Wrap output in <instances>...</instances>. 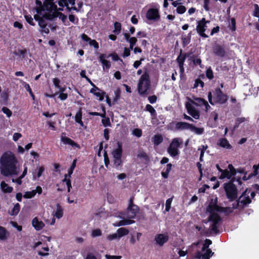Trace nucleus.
I'll return each instance as SVG.
<instances>
[{
	"mask_svg": "<svg viewBox=\"0 0 259 259\" xmlns=\"http://www.w3.org/2000/svg\"><path fill=\"white\" fill-rule=\"evenodd\" d=\"M17 162L16 157L11 152H5L0 158L1 174L6 177L16 175Z\"/></svg>",
	"mask_w": 259,
	"mask_h": 259,
	"instance_id": "1",
	"label": "nucleus"
},
{
	"mask_svg": "<svg viewBox=\"0 0 259 259\" xmlns=\"http://www.w3.org/2000/svg\"><path fill=\"white\" fill-rule=\"evenodd\" d=\"M207 97L209 102L212 105L225 104L229 99V96L219 88H215L211 92L209 91Z\"/></svg>",
	"mask_w": 259,
	"mask_h": 259,
	"instance_id": "2",
	"label": "nucleus"
},
{
	"mask_svg": "<svg viewBox=\"0 0 259 259\" xmlns=\"http://www.w3.org/2000/svg\"><path fill=\"white\" fill-rule=\"evenodd\" d=\"M151 86V81L149 73L145 71L140 77L138 83L137 89L139 94L145 96L149 94Z\"/></svg>",
	"mask_w": 259,
	"mask_h": 259,
	"instance_id": "3",
	"label": "nucleus"
},
{
	"mask_svg": "<svg viewBox=\"0 0 259 259\" xmlns=\"http://www.w3.org/2000/svg\"><path fill=\"white\" fill-rule=\"evenodd\" d=\"M182 143V141L180 138H176L172 139L167 149V152L172 157H175L180 154L179 148Z\"/></svg>",
	"mask_w": 259,
	"mask_h": 259,
	"instance_id": "4",
	"label": "nucleus"
},
{
	"mask_svg": "<svg viewBox=\"0 0 259 259\" xmlns=\"http://www.w3.org/2000/svg\"><path fill=\"white\" fill-rule=\"evenodd\" d=\"M224 190L226 196L230 201H233L237 198V189L235 185L232 182L225 183Z\"/></svg>",
	"mask_w": 259,
	"mask_h": 259,
	"instance_id": "5",
	"label": "nucleus"
},
{
	"mask_svg": "<svg viewBox=\"0 0 259 259\" xmlns=\"http://www.w3.org/2000/svg\"><path fill=\"white\" fill-rule=\"evenodd\" d=\"M206 210L210 214L216 213L215 212H226L228 210L230 211V212H232L230 208L220 206L217 204H213L212 202H209Z\"/></svg>",
	"mask_w": 259,
	"mask_h": 259,
	"instance_id": "6",
	"label": "nucleus"
},
{
	"mask_svg": "<svg viewBox=\"0 0 259 259\" xmlns=\"http://www.w3.org/2000/svg\"><path fill=\"white\" fill-rule=\"evenodd\" d=\"M228 169L229 170H228L227 169H223L219 178L220 179H224L225 178L230 179L232 177L236 175V169L232 164H229L228 165Z\"/></svg>",
	"mask_w": 259,
	"mask_h": 259,
	"instance_id": "7",
	"label": "nucleus"
},
{
	"mask_svg": "<svg viewBox=\"0 0 259 259\" xmlns=\"http://www.w3.org/2000/svg\"><path fill=\"white\" fill-rule=\"evenodd\" d=\"M146 17L148 20L154 21L159 20L160 18L158 10L154 8L149 9L146 13Z\"/></svg>",
	"mask_w": 259,
	"mask_h": 259,
	"instance_id": "8",
	"label": "nucleus"
},
{
	"mask_svg": "<svg viewBox=\"0 0 259 259\" xmlns=\"http://www.w3.org/2000/svg\"><path fill=\"white\" fill-rule=\"evenodd\" d=\"M191 102L192 104L197 106H204L205 111L206 112H207L208 110L211 108L207 101L203 98H194V100H192Z\"/></svg>",
	"mask_w": 259,
	"mask_h": 259,
	"instance_id": "9",
	"label": "nucleus"
},
{
	"mask_svg": "<svg viewBox=\"0 0 259 259\" xmlns=\"http://www.w3.org/2000/svg\"><path fill=\"white\" fill-rule=\"evenodd\" d=\"M213 54L220 58H224L226 55L225 47L223 45L215 44L212 48Z\"/></svg>",
	"mask_w": 259,
	"mask_h": 259,
	"instance_id": "10",
	"label": "nucleus"
},
{
	"mask_svg": "<svg viewBox=\"0 0 259 259\" xmlns=\"http://www.w3.org/2000/svg\"><path fill=\"white\" fill-rule=\"evenodd\" d=\"M186 108L187 110L188 113L192 116L195 119H198L200 117V112L196 110L195 108L191 104L187 103L186 104Z\"/></svg>",
	"mask_w": 259,
	"mask_h": 259,
	"instance_id": "11",
	"label": "nucleus"
},
{
	"mask_svg": "<svg viewBox=\"0 0 259 259\" xmlns=\"http://www.w3.org/2000/svg\"><path fill=\"white\" fill-rule=\"evenodd\" d=\"M246 191L247 189L244 191L241 195L238 198V201L240 203V205L242 208H244L245 207L247 204L251 203V200L250 199L249 197L248 196L246 195Z\"/></svg>",
	"mask_w": 259,
	"mask_h": 259,
	"instance_id": "12",
	"label": "nucleus"
},
{
	"mask_svg": "<svg viewBox=\"0 0 259 259\" xmlns=\"http://www.w3.org/2000/svg\"><path fill=\"white\" fill-rule=\"evenodd\" d=\"M205 21V18H202L200 21L197 22V25L196 26V30L198 34L203 38H207L208 36L204 33V24L203 22Z\"/></svg>",
	"mask_w": 259,
	"mask_h": 259,
	"instance_id": "13",
	"label": "nucleus"
},
{
	"mask_svg": "<svg viewBox=\"0 0 259 259\" xmlns=\"http://www.w3.org/2000/svg\"><path fill=\"white\" fill-rule=\"evenodd\" d=\"M139 210V207L133 206L130 208L127 207L126 210V217L128 219H134Z\"/></svg>",
	"mask_w": 259,
	"mask_h": 259,
	"instance_id": "14",
	"label": "nucleus"
},
{
	"mask_svg": "<svg viewBox=\"0 0 259 259\" xmlns=\"http://www.w3.org/2000/svg\"><path fill=\"white\" fill-rule=\"evenodd\" d=\"M168 236L164 234H158L156 235L155 240L157 244L162 246L168 240Z\"/></svg>",
	"mask_w": 259,
	"mask_h": 259,
	"instance_id": "15",
	"label": "nucleus"
},
{
	"mask_svg": "<svg viewBox=\"0 0 259 259\" xmlns=\"http://www.w3.org/2000/svg\"><path fill=\"white\" fill-rule=\"evenodd\" d=\"M106 58L107 56L105 54H101L99 56V61L102 63L104 70H108L111 67V63L106 59Z\"/></svg>",
	"mask_w": 259,
	"mask_h": 259,
	"instance_id": "16",
	"label": "nucleus"
},
{
	"mask_svg": "<svg viewBox=\"0 0 259 259\" xmlns=\"http://www.w3.org/2000/svg\"><path fill=\"white\" fill-rule=\"evenodd\" d=\"M191 124L186 122L180 121L176 123L175 130L177 131H183L190 130Z\"/></svg>",
	"mask_w": 259,
	"mask_h": 259,
	"instance_id": "17",
	"label": "nucleus"
},
{
	"mask_svg": "<svg viewBox=\"0 0 259 259\" xmlns=\"http://www.w3.org/2000/svg\"><path fill=\"white\" fill-rule=\"evenodd\" d=\"M117 148L113 150L112 152V155L114 158H121L122 153V143L120 142H118Z\"/></svg>",
	"mask_w": 259,
	"mask_h": 259,
	"instance_id": "18",
	"label": "nucleus"
},
{
	"mask_svg": "<svg viewBox=\"0 0 259 259\" xmlns=\"http://www.w3.org/2000/svg\"><path fill=\"white\" fill-rule=\"evenodd\" d=\"M32 225L37 231L41 230L45 226L44 222L39 221L37 217H35L32 221Z\"/></svg>",
	"mask_w": 259,
	"mask_h": 259,
	"instance_id": "19",
	"label": "nucleus"
},
{
	"mask_svg": "<svg viewBox=\"0 0 259 259\" xmlns=\"http://www.w3.org/2000/svg\"><path fill=\"white\" fill-rule=\"evenodd\" d=\"M208 221L211 222L212 224L219 225V222L221 221V218L218 213H213L208 217Z\"/></svg>",
	"mask_w": 259,
	"mask_h": 259,
	"instance_id": "20",
	"label": "nucleus"
},
{
	"mask_svg": "<svg viewBox=\"0 0 259 259\" xmlns=\"http://www.w3.org/2000/svg\"><path fill=\"white\" fill-rule=\"evenodd\" d=\"M61 141L64 144H68L72 146L79 147V145L77 143H75L73 140H71L70 138L67 137H62Z\"/></svg>",
	"mask_w": 259,
	"mask_h": 259,
	"instance_id": "21",
	"label": "nucleus"
},
{
	"mask_svg": "<svg viewBox=\"0 0 259 259\" xmlns=\"http://www.w3.org/2000/svg\"><path fill=\"white\" fill-rule=\"evenodd\" d=\"M44 7L45 8V10L50 12H53L54 11V12H57V6L55 4V2L53 3H50L44 5Z\"/></svg>",
	"mask_w": 259,
	"mask_h": 259,
	"instance_id": "22",
	"label": "nucleus"
},
{
	"mask_svg": "<svg viewBox=\"0 0 259 259\" xmlns=\"http://www.w3.org/2000/svg\"><path fill=\"white\" fill-rule=\"evenodd\" d=\"M82 111L81 108H79V110L75 115V121L76 122L80 124V126H83L84 125L82 121Z\"/></svg>",
	"mask_w": 259,
	"mask_h": 259,
	"instance_id": "23",
	"label": "nucleus"
},
{
	"mask_svg": "<svg viewBox=\"0 0 259 259\" xmlns=\"http://www.w3.org/2000/svg\"><path fill=\"white\" fill-rule=\"evenodd\" d=\"M219 145L223 148H226L227 149H230L232 148V146L230 144L226 138H222L219 140Z\"/></svg>",
	"mask_w": 259,
	"mask_h": 259,
	"instance_id": "24",
	"label": "nucleus"
},
{
	"mask_svg": "<svg viewBox=\"0 0 259 259\" xmlns=\"http://www.w3.org/2000/svg\"><path fill=\"white\" fill-rule=\"evenodd\" d=\"M187 57V54L186 53L183 54L182 50H181L180 54L176 59L178 65H184V62Z\"/></svg>",
	"mask_w": 259,
	"mask_h": 259,
	"instance_id": "25",
	"label": "nucleus"
},
{
	"mask_svg": "<svg viewBox=\"0 0 259 259\" xmlns=\"http://www.w3.org/2000/svg\"><path fill=\"white\" fill-rule=\"evenodd\" d=\"M1 187L3 191L5 193H11L13 190V187L9 186L5 181H2L1 182Z\"/></svg>",
	"mask_w": 259,
	"mask_h": 259,
	"instance_id": "26",
	"label": "nucleus"
},
{
	"mask_svg": "<svg viewBox=\"0 0 259 259\" xmlns=\"http://www.w3.org/2000/svg\"><path fill=\"white\" fill-rule=\"evenodd\" d=\"M56 12H45L44 14L42 15V17L43 20H53L55 18H56Z\"/></svg>",
	"mask_w": 259,
	"mask_h": 259,
	"instance_id": "27",
	"label": "nucleus"
},
{
	"mask_svg": "<svg viewBox=\"0 0 259 259\" xmlns=\"http://www.w3.org/2000/svg\"><path fill=\"white\" fill-rule=\"evenodd\" d=\"M63 215V209L60 204L57 203L56 205V210L55 216L58 219L61 218Z\"/></svg>",
	"mask_w": 259,
	"mask_h": 259,
	"instance_id": "28",
	"label": "nucleus"
},
{
	"mask_svg": "<svg viewBox=\"0 0 259 259\" xmlns=\"http://www.w3.org/2000/svg\"><path fill=\"white\" fill-rule=\"evenodd\" d=\"M132 219H126V220H121L115 226H125V225L132 224L134 223L135 222V221H134Z\"/></svg>",
	"mask_w": 259,
	"mask_h": 259,
	"instance_id": "29",
	"label": "nucleus"
},
{
	"mask_svg": "<svg viewBox=\"0 0 259 259\" xmlns=\"http://www.w3.org/2000/svg\"><path fill=\"white\" fill-rule=\"evenodd\" d=\"M116 232L118 236V238H120L124 236L127 235L129 233V231L127 229L122 227L118 229Z\"/></svg>",
	"mask_w": 259,
	"mask_h": 259,
	"instance_id": "30",
	"label": "nucleus"
},
{
	"mask_svg": "<svg viewBox=\"0 0 259 259\" xmlns=\"http://www.w3.org/2000/svg\"><path fill=\"white\" fill-rule=\"evenodd\" d=\"M8 233L5 227L0 226V239L5 240L7 238Z\"/></svg>",
	"mask_w": 259,
	"mask_h": 259,
	"instance_id": "31",
	"label": "nucleus"
},
{
	"mask_svg": "<svg viewBox=\"0 0 259 259\" xmlns=\"http://www.w3.org/2000/svg\"><path fill=\"white\" fill-rule=\"evenodd\" d=\"M163 141V137L161 135H155L153 137V142L155 145H158Z\"/></svg>",
	"mask_w": 259,
	"mask_h": 259,
	"instance_id": "32",
	"label": "nucleus"
},
{
	"mask_svg": "<svg viewBox=\"0 0 259 259\" xmlns=\"http://www.w3.org/2000/svg\"><path fill=\"white\" fill-rule=\"evenodd\" d=\"M190 130L194 132L197 135H201L204 132V128L202 127H197L193 124H191Z\"/></svg>",
	"mask_w": 259,
	"mask_h": 259,
	"instance_id": "33",
	"label": "nucleus"
},
{
	"mask_svg": "<svg viewBox=\"0 0 259 259\" xmlns=\"http://www.w3.org/2000/svg\"><path fill=\"white\" fill-rule=\"evenodd\" d=\"M120 95H121V90H120V88H118L114 91V96L113 98V103H117L118 101L120 98Z\"/></svg>",
	"mask_w": 259,
	"mask_h": 259,
	"instance_id": "34",
	"label": "nucleus"
},
{
	"mask_svg": "<svg viewBox=\"0 0 259 259\" xmlns=\"http://www.w3.org/2000/svg\"><path fill=\"white\" fill-rule=\"evenodd\" d=\"M91 93L93 94L97 97H98V99L100 101H102L104 100V96L106 95V92L101 90V91H98L97 92L95 91L94 93Z\"/></svg>",
	"mask_w": 259,
	"mask_h": 259,
	"instance_id": "35",
	"label": "nucleus"
},
{
	"mask_svg": "<svg viewBox=\"0 0 259 259\" xmlns=\"http://www.w3.org/2000/svg\"><path fill=\"white\" fill-rule=\"evenodd\" d=\"M191 32H190L186 37H183L182 45L184 47L187 46L191 41Z\"/></svg>",
	"mask_w": 259,
	"mask_h": 259,
	"instance_id": "36",
	"label": "nucleus"
},
{
	"mask_svg": "<svg viewBox=\"0 0 259 259\" xmlns=\"http://www.w3.org/2000/svg\"><path fill=\"white\" fill-rule=\"evenodd\" d=\"M114 29L113 31V33L115 34H119L121 31V23L118 22H115L114 23Z\"/></svg>",
	"mask_w": 259,
	"mask_h": 259,
	"instance_id": "37",
	"label": "nucleus"
},
{
	"mask_svg": "<svg viewBox=\"0 0 259 259\" xmlns=\"http://www.w3.org/2000/svg\"><path fill=\"white\" fill-rule=\"evenodd\" d=\"M55 16L56 17H58L61 20L63 23H64L65 25H67V24H65V22L67 19V16L61 12H56Z\"/></svg>",
	"mask_w": 259,
	"mask_h": 259,
	"instance_id": "38",
	"label": "nucleus"
},
{
	"mask_svg": "<svg viewBox=\"0 0 259 259\" xmlns=\"http://www.w3.org/2000/svg\"><path fill=\"white\" fill-rule=\"evenodd\" d=\"M20 210V205L19 203H16L13 209L11 210V212L10 213L11 215H16L18 214Z\"/></svg>",
	"mask_w": 259,
	"mask_h": 259,
	"instance_id": "39",
	"label": "nucleus"
},
{
	"mask_svg": "<svg viewBox=\"0 0 259 259\" xmlns=\"http://www.w3.org/2000/svg\"><path fill=\"white\" fill-rule=\"evenodd\" d=\"M45 168L44 166H39L36 175H33V179L36 180L39 178L41 176L42 173L45 171Z\"/></svg>",
	"mask_w": 259,
	"mask_h": 259,
	"instance_id": "40",
	"label": "nucleus"
},
{
	"mask_svg": "<svg viewBox=\"0 0 259 259\" xmlns=\"http://www.w3.org/2000/svg\"><path fill=\"white\" fill-rule=\"evenodd\" d=\"M219 225H215L214 224H212L210 227V233L209 234H211V233H213L215 234H217L220 233V231L219 230Z\"/></svg>",
	"mask_w": 259,
	"mask_h": 259,
	"instance_id": "41",
	"label": "nucleus"
},
{
	"mask_svg": "<svg viewBox=\"0 0 259 259\" xmlns=\"http://www.w3.org/2000/svg\"><path fill=\"white\" fill-rule=\"evenodd\" d=\"M34 19L38 22V25H44V22L46 21L45 20H43L42 16L37 14H35L34 15Z\"/></svg>",
	"mask_w": 259,
	"mask_h": 259,
	"instance_id": "42",
	"label": "nucleus"
},
{
	"mask_svg": "<svg viewBox=\"0 0 259 259\" xmlns=\"http://www.w3.org/2000/svg\"><path fill=\"white\" fill-rule=\"evenodd\" d=\"M213 253L210 249H207L206 252L202 254V259H209Z\"/></svg>",
	"mask_w": 259,
	"mask_h": 259,
	"instance_id": "43",
	"label": "nucleus"
},
{
	"mask_svg": "<svg viewBox=\"0 0 259 259\" xmlns=\"http://www.w3.org/2000/svg\"><path fill=\"white\" fill-rule=\"evenodd\" d=\"M23 85H24V87L25 88V89L26 90V91L27 92H28L29 95L31 96V97H32V98L33 99V100H34V98H35V96L33 94L32 91V90L30 88V85H29V84L27 83L26 82H24V83H23Z\"/></svg>",
	"mask_w": 259,
	"mask_h": 259,
	"instance_id": "44",
	"label": "nucleus"
},
{
	"mask_svg": "<svg viewBox=\"0 0 259 259\" xmlns=\"http://www.w3.org/2000/svg\"><path fill=\"white\" fill-rule=\"evenodd\" d=\"M206 77L211 80L213 78V72L210 67L208 68L206 70Z\"/></svg>",
	"mask_w": 259,
	"mask_h": 259,
	"instance_id": "45",
	"label": "nucleus"
},
{
	"mask_svg": "<svg viewBox=\"0 0 259 259\" xmlns=\"http://www.w3.org/2000/svg\"><path fill=\"white\" fill-rule=\"evenodd\" d=\"M253 172L249 174L250 178H252V177L258 175L259 169V163L257 165H253Z\"/></svg>",
	"mask_w": 259,
	"mask_h": 259,
	"instance_id": "46",
	"label": "nucleus"
},
{
	"mask_svg": "<svg viewBox=\"0 0 259 259\" xmlns=\"http://www.w3.org/2000/svg\"><path fill=\"white\" fill-rule=\"evenodd\" d=\"M109 57H111L112 60L114 61H118L119 60L120 61L122 62V60L119 58L118 55L116 53L109 54L108 55L107 58Z\"/></svg>",
	"mask_w": 259,
	"mask_h": 259,
	"instance_id": "47",
	"label": "nucleus"
},
{
	"mask_svg": "<svg viewBox=\"0 0 259 259\" xmlns=\"http://www.w3.org/2000/svg\"><path fill=\"white\" fill-rule=\"evenodd\" d=\"M44 25H43V26H41V25H39V26L41 29V33H46V34L49 33L50 30H49V28L47 27L48 23H47L46 21L44 22Z\"/></svg>",
	"mask_w": 259,
	"mask_h": 259,
	"instance_id": "48",
	"label": "nucleus"
},
{
	"mask_svg": "<svg viewBox=\"0 0 259 259\" xmlns=\"http://www.w3.org/2000/svg\"><path fill=\"white\" fill-rule=\"evenodd\" d=\"M229 27L232 31H235L236 30V20L234 18H231V23L229 25Z\"/></svg>",
	"mask_w": 259,
	"mask_h": 259,
	"instance_id": "49",
	"label": "nucleus"
},
{
	"mask_svg": "<svg viewBox=\"0 0 259 259\" xmlns=\"http://www.w3.org/2000/svg\"><path fill=\"white\" fill-rule=\"evenodd\" d=\"M128 42L130 44V49L132 50H133L134 46L136 45V42H137V39L135 37H131V38L128 41Z\"/></svg>",
	"mask_w": 259,
	"mask_h": 259,
	"instance_id": "50",
	"label": "nucleus"
},
{
	"mask_svg": "<svg viewBox=\"0 0 259 259\" xmlns=\"http://www.w3.org/2000/svg\"><path fill=\"white\" fill-rule=\"evenodd\" d=\"M25 19L27 22L31 26H35V24L33 22V18L30 15H25L24 16Z\"/></svg>",
	"mask_w": 259,
	"mask_h": 259,
	"instance_id": "51",
	"label": "nucleus"
},
{
	"mask_svg": "<svg viewBox=\"0 0 259 259\" xmlns=\"http://www.w3.org/2000/svg\"><path fill=\"white\" fill-rule=\"evenodd\" d=\"M146 109L148 111H149L151 115H155L156 113V110L154 109V108L150 104H147L146 106Z\"/></svg>",
	"mask_w": 259,
	"mask_h": 259,
	"instance_id": "52",
	"label": "nucleus"
},
{
	"mask_svg": "<svg viewBox=\"0 0 259 259\" xmlns=\"http://www.w3.org/2000/svg\"><path fill=\"white\" fill-rule=\"evenodd\" d=\"M122 164L121 158H114V165L116 169H118V167L121 166Z\"/></svg>",
	"mask_w": 259,
	"mask_h": 259,
	"instance_id": "53",
	"label": "nucleus"
},
{
	"mask_svg": "<svg viewBox=\"0 0 259 259\" xmlns=\"http://www.w3.org/2000/svg\"><path fill=\"white\" fill-rule=\"evenodd\" d=\"M138 157L140 158H143L146 161H149V158L148 155L144 152H142L138 154Z\"/></svg>",
	"mask_w": 259,
	"mask_h": 259,
	"instance_id": "54",
	"label": "nucleus"
},
{
	"mask_svg": "<svg viewBox=\"0 0 259 259\" xmlns=\"http://www.w3.org/2000/svg\"><path fill=\"white\" fill-rule=\"evenodd\" d=\"M35 195V192H34V191L32 190L31 191H27L25 192V193L24 195V197L25 198H32Z\"/></svg>",
	"mask_w": 259,
	"mask_h": 259,
	"instance_id": "55",
	"label": "nucleus"
},
{
	"mask_svg": "<svg viewBox=\"0 0 259 259\" xmlns=\"http://www.w3.org/2000/svg\"><path fill=\"white\" fill-rule=\"evenodd\" d=\"M244 117H238L235 119V128L238 127L239 125L245 121Z\"/></svg>",
	"mask_w": 259,
	"mask_h": 259,
	"instance_id": "56",
	"label": "nucleus"
},
{
	"mask_svg": "<svg viewBox=\"0 0 259 259\" xmlns=\"http://www.w3.org/2000/svg\"><path fill=\"white\" fill-rule=\"evenodd\" d=\"M176 11L177 13L179 14H183L186 12V8L184 6H179L177 7Z\"/></svg>",
	"mask_w": 259,
	"mask_h": 259,
	"instance_id": "57",
	"label": "nucleus"
},
{
	"mask_svg": "<svg viewBox=\"0 0 259 259\" xmlns=\"http://www.w3.org/2000/svg\"><path fill=\"white\" fill-rule=\"evenodd\" d=\"M204 82L199 78H197L195 81V83L194 84V88H197L199 85H200L201 88L204 87Z\"/></svg>",
	"mask_w": 259,
	"mask_h": 259,
	"instance_id": "58",
	"label": "nucleus"
},
{
	"mask_svg": "<svg viewBox=\"0 0 259 259\" xmlns=\"http://www.w3.org/2000/svg\"><path fill=\"white\" fill-rule=\"evenodd\" d=\"M101 235L102 232L99 229H95L92 231V236L93 237L100 236Z\"/></svg>",
	"mask_w": 259,
	"mask_h": 259,
	"instance_id": "59",
	"label": "nucleus"
},
{
	"mask_svg": "<svg viewBox=\"0 0 259 259\" xmlns=\"http://www.w3.org/2000/svg\"><path fill=\"white\" fill-rule=\"evenodd\" d=\"M133 134L134 136L139 138L142 135V131L140 128H135L133 131Z\"/></svg>",
	"mask_w": 259,
	"mask_h": 259,
	"instance_id": "60",
	"label": "nucleus"
},
{
	"mask_svg": "<svg viewBox=\"0 0 259 259\" xmlns=\"http://www.w3.org/2000/svg\"><path fill=\"white\" fill-rule=\"evenodd\" d=\"M131 50H132L130 48H124L123 50V53L122 54V57L123 58H126L130 56L131 55Z\"/></svg>",
	"mask_w": 259,
	"mask_h": 259,
	"instance_id": "61",
	"label": "nucleus"
},
{
	"mask_svg": "<svg viewBox=\"0 0 259 259\" xmlns=\"http://www.w3.org/2000/svg\"><path fill=\"white\" fill-rule=\"evenodd\" d=\"M68 18L69 21L74 24H76L78 22V19L77 18H75V15L73 14L69 15Z\"/></svg>",
	"mask_w": 259,
	"mask_h": 259,
	"instance_id": "62",
	"label": "nucleus"
},
{
	"mask_svg": "<svg viewBox=\"0 0 259 259\" xmlns=\"http://www.w3.org/2000/svg\"><path fill=\"white\" fill-rule=\"evenodd\" d=\"M2 110L5 114L7 115V116L8 117H10L12 114V111L7 107H3L2 109Z\"/></svg>",
	"mask_w": 259,
	"mask_h": 259,
	"instance_id": "63",
	"label": "nucleus"
},
{
	"mask_svg": "<svg viewBox=\"0 0 259 259\" xmlns=\"http://www.w3.org/2000/svg\"><path fill=\"white\" fill-rule=\"evenodd\" d=\"M254 10L253 13V16L254 17L259 16V6L257 4L254 5Z\"/></svg>",
	"mask_w": 259,
	"mask_h": 259,
	"instance_id": "64",
	"label": "nucleus"
}]
</instances>
